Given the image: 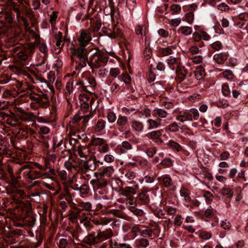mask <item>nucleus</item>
<instances>
[{
    "instance_id": "79ce46f5",
    "label": "nucleus",
    "mask_w": 248,
    "mask_h": 248,
    "mask_svg": "<svg viewBox=\"0 0 248 248\" xmlns=\"http://www.w3.org/2000/svg\"><path fill=\"white\" fill-rule=\"evenodd\" d=\"M222 93L224 96L230 97L231 94V90L227 84H223L222 85Z\"/></svg>"
},
{
    "instance_id": "c756f323",
    "label": "nucleus",
    "mask_w": 248,
    "mask_h": 248,
    "mask_svg": "<svg viewBox=\"0 0 248 248\" xmlns=\"http://www.w3.org/2000/svg\"><path fill=\"white\" fill-rule=\"evenodd\" d=\"M171 46H169L165 48H159L158 53L160 56H166L170 55L172 53Z\"/></svg>"
},
{
    "instance_id": "774afa93",
    "label": "nucleus",
    "mask_w": 248,
    "mask_h": 248,
    "mask_svg": "<svg viewBox=\"0 0 248 248\" xmlns=\"http://www.w3.org/2000/svg\"><path fill=\"white\" fill-rule=\"evenodd\" d=\"M189 50L192 54H196L202 51V49H200L198 46L196 45L191 46L189 48Z\"/></svg>"
},
{
    "instance_id": "cd10ccee",
    "label": "nucleus",
    "mask_w": 248,
    "mask_h": 248,
    "mask_svg": "<svg viewBox=\"0 0 248 248\" xmlns=\"http://www.w3.org/2000/svg\"><path fill=\"white\" fill-rule=\"evenodd\" d=\"M106 122L103 120H99L94 127L96 132H101L105 128Z\"/></svg>"
},
{
    "instance_id": "f3484780",
    "label": "nucleus",
    "mask_w": 248,
    "mask_h": 248,
    "mask_svg": "<svg viewBox=\"0 0 248 248\" xmlns=\"http://www.w3.org/2000/svg\"><path fill=\"white\" fill-rule=\"evenodd\" d=\"M136 189L133 187L129 186H126L122 190V194L124 196L126 197L128 201L129 199L131 198L130 196H132V195L136 194Z\"/></svg>"
},
{
    "instance_id": "20e7f679",
    "label": "nucleus",
    "mask_w": 248,
    "mask_h": 248,
    "mask_svg": "<svg viewBox=\"0 0 248 248\" xmlns=\"http://www.w3.org/2000/svg\"><path fill=\"white\" fill-rule=\"evenodd\" d=\"M150 199L149 195L145 192L141 193L134 200L132 198L129 199V203L133 205L134 203L136 204L147 205L149 203Z\"/></svg>"
},
{
    "instance_id": "09e8293b",
    "label": "nucleus",
    "mask_w": 248,
    "mask_h": 248,
    "mask_svg": "<svg viewBox=\"0 0 248 248\" xmlns=\"http://www.w3.org/2000/svg\"><path fill=\"white\" fill-rule=\"evenodd\" d=\"M216 105L218 108H225L228 107L229 105L228 101L226 100H219L218 101L216 102Z\"/></svg>"
},
{
    "instance_id": "dca6fc26",
    "label": "nucleus",
    "mask_w": 248,
    "mask_h": 248,
    "mask_svg": "<svg viewBox=\"0 0 248 248\" xmlns=\"http://www.w3.org/2000/svg\"><path fill=\"white\" fill-rule=\"evenodd\" d=\"M189 114L187 112V110L181 111L179 112L178 115L176 117V120L179 121L181 123H184L186 121H189L190 119Z\"/></svg>"
},
{
    "instance_id": "ddd939ff",
    "label": "nucleus",
    "mask_w": 248,
    "mask_h": 248,
    "mask_svg": "<svg viewBox=\"0 0 248 248\" xmlns=\"http://www.w3.org/2000/svg\"><path fill=\"white\" fill-rule=\"evenodd\" d=\"M117 129L119 130L127 126L128 124V118L125 116L119 115L117 121Z\"/></svg>"
},
{
    "instance_id": "de8ad7c7",
    "label": "nucleus",
    "mask_w": 248,
    "mask_h": 248,
    "mask_svg": "<svg viewBox=\"0 0 248 248\" xmlns=\"http://www.w3.org/2000/svg\"><path fill=\"white\" fill-rule=\"evenodd\" d=\"M185 20L186 22H187L189 24L192 23L193 20L194 15L193 11H189L185 15Z\"/></svg>"
},
{
    "instance_id": "052dcab7",
    "label": "nucleus",
    "mask_w": 248,
    "mask_h": 248,
    "mask_svg": "<svg viewBox=\"0 0 248 248\" xmlns=\"http://www.w3.org/2000/svg\"><path fill=\"white\" fill-rule=\"evenodd\" d=\"M72 85L69 83L67 82L65 87V92L64 95L65 96L69 97L71 94V93L73 92L72 87H71Z\"/></svg>"
},
{
    "instance_id": "f03ea898",
    "label": "nucleus",
    "mask_w": 248,
    "mask_h": 248,
    "mask_svg": "<svg viewBox=\"0 0 248 248\" xmlns=\"http://www.w3.org/2000/svg\"><path fill=\"white\" fill-rule=\"evenodd\" d=\"M109 57L105 52L98 50L93 55L92 61L88 62L91 69H98L101 66H105L108 62Z\"/></svg>"
},
{
    "instance_id": "2f4dec72",
    "label": "nucleus",
    "mask_w": 248,
    "mask_h": 248,
    "mask_svg": "<svg viewBox=\"0 0 248 248\" xmlns=\"http://www.w3.org/2000/svg\"><path fill=\"white\" fill-rule=\"evenodd\" d=\"M14 201L16 203V207L17 209H20L23 212H24L25 210L26 212V208L27 207V205L25 203H24L23 201L16 199H14Z\"/></svg>"
},
{
    "instance_id": "e433bc0d",
    "label": "nucleus",
    "mask_w": 248,
    "mask_h": 248,
    "mask_svg": "<svg viewBox=\"0 0 248 248\" xmlns=\"http://www.w3.org/2000/svg\"><path fill=\"white\" fill-rule=\"evenodd\" d=\"M79 207L81 208L80 210L85 211L87 213H94V212L91 210L92 204L89 202L80 203Z\"/></svg>"
},
{
    "instance_id": "6e6d98bb",
    "label": "nucleus",
    "mask_w": 248,
    "mask_h": 248,
    "mask_svg": "<svg viewBox=\"0 0 248 248\" xmlns=\"http://www.w3.org/2000/svg\"><path fill=\"white\" fill-rule=\"evenodd\" d=\"M96 5L100 10H102V8H105L107 5L106 0H96Z\"/></svg>"
},
{
    "instance_id": "13d9d810",
    "label": "nucleus",
    "mask_w": 248,
    "mask_h": 248,
    "mask_svg": "<svg viewBox=\"0 0 248 248\" xmlns=\"http://www.w3.org/2000/svg\"><path fill=\"white\" fill-rule=\"evenodd\" d=\"M223 74L224 78L229 80L232 79L234 77L232 72L230 70H225L223 72Z\"/></svg>"
},
{
    "instance_id": "c03bdc74",
    "label": "nucleus",
    "mask_w": 248,
    "mask_h": 248,
    "mask_svg": "<svg viewBox=\"0 0 248 248\" xmlns=\"http://www.w3.org/2000/svg\"><path fill=\"white\" fill-rule=\"evenodd\" d=\"M135 32L137 35H140L142 38L143 35L146 34V28L144 27V30L143 31V26L138 25L135 28Z\"/></svg>"
},
{
    "instance_id": "0eeeda50",
    "label": "nucleus",
    "mask_w": 248,
    "mask_h": 248,
    "mask_svg": "<svg viewBox=\"0 0 248 248\" xmlns=\"http://www.w3.org/2000/svg\"><path fill=\"white\" fill-rule=\"evenodd\" d=\"M12 133L18 139L25 140L28 137V129L27 127H19L13 129Z\"/></svg>"
},
{
    "instance_id": "603ef678",
    "label": "nucleus",
    "mask_w": 248,
    "mask_h": 248,
    "mask_svg": "<svg viewBox=\"0 0 248 248\" xmlns=\"http://www.w3.org/2000/svg\"><path fill=\"white\" fill-rule=\"evenodd\" d=\"M157 149L155 147H152L147 149L146 153L149 157H152L156 154Z\"/></svg>"
},
{
    "instance_id": "4c0bfd02",
    "label": "nucleus",
    "mask_w": 248,
    "mask_h": 248,
    "mask_svg": "<svg viewBox=\"0 0 248 248\" xmlns=\"http://www.w3.org/2000/svg\"><path fill=\"white\" fill-rule=\"evenodd\" d=\"M180 124H178L176 122H174L170 124L168 127V129L171 132H176L179 131Z\"/></svg>"
},
{
    "instance_id": "4468645a",
    "label": "nucleus",
    "mask_w": 248,
    "mask_h": 248,
    "mask_svg": "<svg viewBox=\"0 0 248 248\" xmlns=\"http://www.w3.org/2000/svg\"><path fill=\"white\" fill-rule=\"evenodd\" d=\"M228 54L226 52H221L216 54L213 57L214 60L218 64H223L228 58Z\"/></svg>"
},
{
    "instance_id": "423d86ee",
    "label": "nucleus",
    "mask_w": 248,
    "mask_h": 248,
    "mask_svg": "<svg viewBox=\"0 0 248 248\" xmlns=\"http://www.w3.org/2000/svg\"><path fill=\"white\" fill-rule=\"evenodd\" d=\"M78 40L81 46H86L92 40V37L88 31L82 30L80 35L78 37Z\"/></svg>"
},
{
    "instance_id": "6ab92c4d",
    "label": "nucleus",
    "mask_w": 248,
    "mask_h": 248,
    "mask_svg": "<svg viewBox=\"0 0 248 248\" xmlns=\"http://www.w3.org/2000/svg\"><path fill=\"white\" fill-rule=\"evenodd\" d=\"M7 172L9 174L12 184L17 183V179L14 175L13 168L10 165H4V172Z\"/></svg>"
},
{
    "instance_id": "7ed1b4c3",
    "label": "nucleus",
    "mask_w": 248,
    "mask_h": 248,
    "mask_svg": "<svg viewBox=\"0 0 248 248\" xmlns=\"http://www.w3.org/2000/svg\"><path fill=\"white\" fill-rule=\"evenodd\" d=\"M27 169L24 172V177L27 179L29 182L32 183L33 180L42 177V173L35 170L33 167L31 165L26 164L24 167V169ZM22 170H23L24 168Z\"/></svg>"
},
{
    "instance_id": "a18cd8bd",
    "label": "nucleus",
    "mask_w": 248,
    "mask_h": 248,
    "mask_svg": "<svg viewBox=\"0 0 248 248\" xmlns=\"http://www.w3.org/2000/svg\"><path fill=\"white\" fill-rule=\"evenodd\" d=\"M179 30L182 33L185 35L190 34L192 31V28L187 26L181 27Z\"/></svg>"
},
{
    "instance_id": "a19ab883",
    "label": "nucleus",
    "mask_w": 248,
    "mask_h": 248,
    "mask_svg": "<svg viewBox=\"0 0 248 248\" xmlns=\"http://www.w3.org/2000/svg\"><path fill=\"white\" fill-rule=\"evenodd\" d=\"M168 61V64L170 67V68L172 70H174L175 69V66L174 65L175 64H177V59L176 58L172 57V56H170L169 58L167 60Z\"/></svg>"
},
{
    "instance_id": "72a5a7b5",
    "label": "nucleus",
    "mask_w": 248,
    "mask_h": 248,
    "mask_svg": "<svg viewBox=\"0 0 248 248\" xmlns=\"http://www.w3.org/2000/svg\"><path fill=\"white\" fill-rule=\"evenodd\" d=\"M0 116L2 118V120H1L2 123H6L11 126H13L11 116H10L4 113H1L0 114Z\"/></svg>"
},
{
    "instance_id": "c85d7f7f",
    "label": "nucleus",
    "mask_w": 248,
    "mask_h": 248,
    "mask_svg": "<svg viewBox=\"0 0 248 248\" xmlns=\"http://www.w3.org/2000/svg\"><path fill=\"white\" fill-rule=\"evenodd\" d=\"M147 122L149 124L148 129L157 128L161 124V120L160 119L155 120L150 119L147 120Z\"/></svg>"
},
{
    "instance_id": "2eb2a0df",
    "label": "nucleus",
    "mask_w": 248,
    "mask_h": 248,
    "mask_svg": "<svg viewBox=\"0 0 248 248\" xmlns=\"http://www.w3.org/2000/svg\"><path fill=\"white\" fill-rule=\"evenodd\" d=\"M194 73L195 77L197 80L202 79L206 76L204 69L202 65L197 66Z\"/></svg>"
},
{
    "instance_id": "b1692460",
    "label": "nucleus",
    "mask_w": 248,
    "mask_h": 248,
    "mask_svg": "<svg viewBox=\"0 0 248 248\" xmlns=\"http://www.w3.org/2000/svg\"><path fill=\"white\" fill-rule=\"evenodd\" d=\"M187 112H188V114L190 115L189 121H192L193 120L196 121L198 119L199 117V113L196 108H192L187 110Z\"/></svg>"
},
{
    "instance_id": "473e14b6",
    "label": "nucleus",
    "mask_w": 248,
    "mask_h": 248,
    "mask_svg": "<svg viewBox=\"0 0 248 248\" xmlns=\"http://www.w3.org/2000/svg\"><path fill=\"white\" fill-rule=\"evenodd\" d=\"M167 145L174 151H180L182 149L181 146L172 140H170Z\"/></svg>"
},
{
    "instance_id": "f704fd0d",
    "label": "nucleus",
    "mask_w": 248,
    "mask_h": 248,
    "mask_svg": "<svg viewBox=\"0 0 248 248\" xmlns=\"http://www.w3.org/2000/svg\"><path fill=\"white\" fill-rule=\"evenodd\" d=\"M223 196L228 198H232L233 196V192L232 189L229 187H223L220 192Z\"/></svg>"
},
{
    "instance_id": "4be33fe9",
    "label": "nucleus",
    "mask_w": 248,
    "mask_h": 248,
    "mask_svg": "<svg viewBox=\"0 0 248 248\" xmlns=\"http://www.w3.org/2000/svg\"><path fill=\"white\" fill-rule=\"evenodd\" d=\"M48 81L47 82V85L49 89L51 91H54V89L53 86L51 85V83H53L55 80V74L53 71L49 72L47 74Z\"/></svg>"
},
{
    "instance_id": "3c124183",
    "label": "nucleus",
    "mask_w": 248,
    "mask_h": 248,
    "mask_svg": "<svg viewBox=\"0 0 248 248\" xmlns=\"http://www.w3.org/2000/svg\"><path fill=\"white\" fill-rule=\"evenodd\" d=\"M143 55L144 57L146 59H148L151 57L152 55V50L150 47L146 46L144 50Z\"/></svg>"
},
{
    "instance_id": "f8f14e48",
    "label": "nucleus",
    "mask_w": 248,
    "mask_h": 248,
    "mask_svg": "<svg viewBox=\"0 0 248 248\" xmlns=\"http://www.w3.org/2000/svg\"><path fill=\"white\" fill-rule=\"evenodd\" d=\"M73 54L77 56L79 59L82 58L86 59V57L88 56L85 46H80L78 48L73 49Z\"/></svg>"
},
{
    "instance_id": "f257e3e1",
    "label": "nucleus",
    "mask_w": 248,
    "mask_h": 248,
    "mask_svg": "<svg viewBox=\"0 0 248 248\" xmlns=\"http://www.w3.org/2000/svg\"><path fill=\"white\" fill-rule=\"evenodd\" d=\"M35 42L25 44L22 47L12 46L10 49V54L18 62H25L28 57L34 53L37 44H39V37L35 34Z\"/></svg>"
},
{
    "instance_id": "58836bf2",
    "label": "nucleus",
    "mask_w": 248,
    "mask_h": 248,
    "mask_svg": "<svg viewBox=\"0 0 248 248\" xmlns=\"http://www.w3.org/2000/svg\"><path fill=\"white\" fill-rule=\"evenodd\" d=\"M149 241L147 239L145 238H141L136 240V244L137 247H147L149 245Z\"/></svg>"
},
{
    "instance_id": "e2e57ef3",
    "label": "nucleus",
    "mask_w": 248,
    "mask_h": 248,
    "mask_svg": "<svg viewBox=\"0 0 248 248\" xmlns=\"http://www.w3.org/2000/svg\"><path fill=\"white\" fill-rule=\"evenodd\" d=\"M170 10L175 14H179L181 10V7L179 4H173L170 7Z\"/></svg>"
},
{
    "instance_id": "9b49d317",
    "label": "nucleus",
    "mask_w": 248,
    "mask_h": 248,
    "mask_svg": "<svg viewBox=\"0 0 248 248\" xmlns=\"http://www.w3.org/2000/svg\"><path fill=\"white\" fill-rule=\"evenodd\" d=\"M79 100L82 102L81 104V109L83 111H87L89 108V105L88 102L90 100L89 96L86 94L80 95L79 96Z\"/></svg>"
},
{
    "instance_id": "c9c22d12",
    "label": "nucleus",
    "mask_w": 248,
    "mask_h": 248,
    "mask_svg": "<svg viewBox=\"0 0 248 248\" xmlns=\"http://www.w3.org/2000/svg\"><path fill=\"white\" fill-rule=\"evenodd\" d=\"M221 219L217 220V223L225 229H229L231 227V223L226 218H221Z\"/></svg>"
},
{
    "instance_id": "412c9836",
    "label": "nucleus",
    "mask_w": 248,
    "mask_h": 248,
    "mask_svg": "<svg viewBox=\"0 0 248 248\" xmlns=\"http://www.w3.org/2000/svg\"><path fill=\"white\" fill-rule=\"evenodd\" d=\"M106 141V140L102 138L93 137L90 140L89 145L90 146H98L99 147L104 144V143Z\"/></svg>"
},
{
    "instance_id": "7c9ffc66",
    "label": "nucleus",
    "mask_w": 248,
    "mask_h": 248,
    "mask_svg": "<svg viewBox=\"0 0 248 248\" xmlns=\"http://www.w3.org/2000/svg\"><path fill=\"white\" fill-rule=\"evenodd\" d=\"M118 78L123 81L125 84L129 85L131 82V78L127 73H124L118 77Z\"/></svg>"
},
{
    "instance_id": "6e6552de",
    "label": "nucleus",
    "mask_w": 248,
    "mask_h": 248,
    "mask_svg": "<svg viewBox=\"0 0 248 248\" xmlns=\"http://www.w3.org/2000/svg\"><path fill=\"white\" fill-rule=\"evenodd\" d=\"M90 160H81L78 165V169L77 171L86 174L89 170H93V166L89 165Z\"/></svg>"
},
{
    "instance_id": "5701e85b",
    "label": "nucleus",
    "mask_w": 248,
    "mask_h": 248,
    "mask_svg": "<svg viewBox=\"0 0 248 248\" xmlns=\"http://www.w3.org/2000/svg\"><path fill=\"white\" fill-rule=\"evenodd\" d=\"M163 132V130L162 129L155 130L148 133L146 136L148 138L154 140H155L160 138Z\"/></svg>"
},
{
    "instance_id": "8fccbe9b",
    "label": "nucleus",
    "mask_w": 248,
    "mask_h": 248,
    "mask_svg": "<svg viewBox=\"0 0 248 248\" xmlns=\"http://www.w3.org/2000/svg\"><path fill=\"white\" fill-rule=\"evenodd\" d=\"M160 164L165 168H169L172 166V161L170 158H166L160 162Z\"/></svg>"
},
{
    "instance_id": "864d4df0",
    "label": "nucleus",
    "mask_w": 248,
    "mask_h": 248,
    "mask_svg": "<svg viewBox=\"0 0 248 248\" xmlns=\"http://www.w3.org/2000/svg\"><path fill=\"white\" fill-rule=\"evenodd\" d=\"M12 15L11 12H6L4 14V18L6 21L10 25L12 24L13 22Z\"/></svg>"
},
{
    "instance_id": "bf43d9fd",
    "label": "nucleus",
    "mask_w": 248,
    "mask_h": 248,
    "mask_svg": "<svg viewBox=\"0 0 248 248\" xmlns=\"http://www.w3.org/2000/svg\"><path fill=\"white\" fill-rule=\"evenodd\" d=\"M107 118L109 123H113L116 120V116L115 114L112 111H109L108 113Z\"/></svg>"
},
{
    "instance_id": "5fc2aeb1",
    "label": "nucleus",
    "mask_w": 248,
    "mask_h": 248,
    "mask_svg": "<svg viewBox=\"0 0 248 248\" xmlns=\"http://www.w3.org/2000/svg\"><path fill=\"white\" fill-rule=\"evenodd\" d=\"M109 150V146L107 143V141L104 143V144L102 145L98 148V151L100 153H107Z\"/></svg>"
},
{
    "instance_id": "393cba45",
    "label": "nucleus",
    "mask_w": 248,
    "mask_h": 248,
    "mask_svg": "<svg viewBox=\"0 0 248 248\" xmlns=\"http://www.w3.org/2000/svg\"><path fill=\"white\" fill-rule=\"evenodd\" d=\"M112 234L111 232H99L96 235L97 240L102 241L109 238Z\"/></svg>"
},
{
    "instance_id": "aec40b11",
    "label": "nucleus",
    "mask_w": 248,
    "mask_h": 248,
    "mask_svg": "<svg viewBox=\"0 0 248 248\" xmlns=\"http://www.w3.org/2000/svg\"><path fill=\"white\" fill-rule=\"evenodd\" d=\"M131 125L133 129L138 132H140L143 131L144 125L143 123L140 121L133 120L131 122Z\"/></svg>"
},
{
    "instance_id": "ea45409f",
    "label": "nucleus",
    "mask_w": 248,
    "mask_h": 248,
    "mask_svg": "<svg viewBox=\"0 0 248 248\" xmlns=\"http://www.w3.org/2000/svg\"><path fill=\"white\" fill-rule=\"evenodd\" d=\"M118 131L121 133H122L123 135H124V137L126 139L130 137L131 135V131L129 125L120 129Z\"/></svg>"
},
{
    "instance_id": "680f3d73",
    "label": "nucleus",
    "mask_w": 248,
    "mask_h": 248,
    "mask_svg": "<svg viewBox=\"0 0 248 248\" xmlns=\"http://www.w3.org/2000/svg\"><path fill=\"white\" fill-rule=\"evenodd\" d=\"M211 46L216 50H219L222 48V45L220 42L216 41L211 45Z\"/></svg>"
},
{
    "instance_id": "4d7b16f0",
    "label": "nucleus",
    "mask_w": 248,
    "mask_h": 248,
    "mask_svg": "<svg viewBox=\"0 0 248 248\" xmlns=\"http://www.w3.org/2000/svg\"><path fill=\"white\" fill-rule=\"evenodd\" d=\"M155 113L160 118H165L168 114L167 111L162 108H157L155 110Z\"/></svg>"
},
{
    "instance_id": "0e129e2a",
    "label": "nucleus",
    "mask_w": 248,
    "mask_h": 248,
    "mask_svg": "<svg viewBox=\"0 0 248 248\" xmlns=\"http://www.w3.org/2000/svg\"><path fill=\"white\" fill-rule=\"evenodd\" d=\"M11 118L12 119V123L13 124V126H16V124H18L20 122V117L17 115H16L14 113H13L11 116Z\"/></svg>"
},
{
    "instance_id": "9d476101",
    "label": "nucleus",
    "mask_w": 248,
    "mask_h": 248,
    "mask_svg": "<svg viewBox=\"0 0 248 248\" xmlns=\"http://www.w3.org/2000/svg\"><path fill=\"white\" fill-rule=\"evenodd\" d=\"M114 172V169L112 166H108L107 167H101L99 169V175L103 177H107L110 178Z\"/></svg>"
},
{
    "instance_id": "37998d69",
    "label": "nucleus",
    "mask_w": 248,
    "mask_h": 248,
    "mask_svg": "<svg viewBox=\"0 0 248 248\" xmlns=\"http://www.w3.org/2000/svg\"><path fill=\"white\" fill-rule=\"evenodd\" d=\"M81 194L87 195L88 194L90 188L87 184H82L78 189Z\"/></svg>"
},
{
    "instance_id": "39448f33",
    "label": "nucleus",
    "mask_w": 248,
    "mask_h": 248,
    "mask_svg": "<svg viewBox=\"0 0 248 248\" xmlns=\"http://www.w3.org/2000/svg\"><path fill=\"white\" fill-rule=\"evenodd\" d=\"M158 180L165 187L169 188L172 191L175 190L176 187L173 184L172 179L169 175H163L158 177Z\"/></svg>"
},
{
    "instance_id": "338daca9",
    "label": "nucleus",
    "mask_w": 248,
    "mask_h": 248,
    "mask_svg": "<svg viewBox=\"0 0 248 248\" xmlns=\"http://www.w3.org/2000/svg\"><path fill=\"white\" fill-rule=\"evenodd\" d=\"M199 236L204 240H208L211 237V234L207 232H202L200 233Z\"/></svg>"
},
{
    "instance_id": "49530a36",
    "label": "nucleus",
    "mask_w": 248,
    "mask_h": 248,
    "mask_svg": "<svg viewBox=\"0 0 248 248\" xmlns=\"http://www.w3.org/2000/svg\"><path fill=\"white\" fill-rule=\"evenodd\" d=\"M97 239L96 236L95 237L93 234H90L84 238V241L89 244H93Z\"/></svg>"
},
{
    "instance_id": "a211bd4d",
    "label": "nucleus",
    "mask_w": 248,
    "mask_h": 248,
    "mask_svg": "<svg viewBox=\"0 0 248 248\" xmlns=\"http://www.w3.org/2000/svg\"><path fill=\"white\" fill-rule=\"evenodd\" d=\"M13 11L16 13V16L18 21H22L23 22L24 26L26 28L29 27V25L28 19L23 16H20L21 12L20 10L16 7H14Z\"/></svg>"
},
{
    "instance_id": "69168bd1",
    "label": "nucleus",
    "mask_w": 248,
    "mask_h": 248,
    "mask_svg": "<svg viewBox=\"0 0 248 248\" xmlns=\"http://www.w3.org/2000/svg\"><path fill=\"white\" fill-rule=\"evenodd\" d=\"M109 73L111 76L116 78L120 74V69L118 68H111L110 69Z\"/></svg>"
},
{
    "instance_id": "bb28decb",
    "label": "nucleus",
    "mask_w": 248,
    "mask_h": 248,
    "mask_svg": "<svg viewBox=\"0 0 248 248\" xmlns=\"http://www.w3.org/2000/svg\"><path fill=\"white\" fill-rule=\"evenodd\" d=\"M100 177L97 179V186L100 187L104 188L108 184V181L105 178V177L99 175Z\"/></svg>"
},
{
    "instance_id": "a878e982",
    "label": "nucleus",
    "mask_w": 248,
    "mask_h": 248,
    "mask_svg": "<svg viewBox=\"0 0 248 248\" xmlns=\"http://www.w3.org/2000/svg\"><path fill=\"white\" fill-rule=\"evenodd\" d=\"M7 140V139L6 137L0 135V147H0V150L6 153L10 151L7 145H3L6 142Z\"/></svg>"
},
{
    "instance_id": "1a4fd4ad",
    "label": "nucleus",
    "mask_w": 248,
    "mask_h": 248,
    "mask_svg": "<svg viewBox=\"0 0 248 248\" xmlns=\"http://www.w3.org/2000/svg\"><path fill=\"white\" fill-rule=\"evenodd\" d=\"M175 73L177 75V80L181 82L186 78V75L187 73V70L184 66H181L178 64Z\"/></svg>"
}]
</instances>
